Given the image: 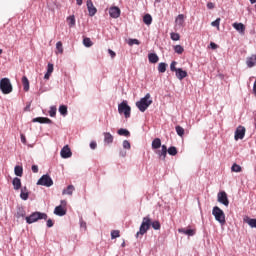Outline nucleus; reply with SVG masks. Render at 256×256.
<instances>
[{"mask_svg":"<svg viewBox=\"0 0 256 256\" xmlns=\"http://www.w3.org/2000/svg\"><path fill=\"white\" fill-rule=\"evenodd\" d=\"M152 103L153 100H151V94L147 93L144 98H141L140 101L136 102V107L141 113H145Z\"/></svg>","mask_w":256,"mask_h":256,"instance_id":"1","label":"nucleus"},{"mask_svg":"<svg viewBox=\"0 0 256 256\" xmlns=\"http://www.w3.org/2000/svg\"><path fill=\"white\" fill-rule=\"evenodd\" d=\"M149 229H151V217L146 216L142 220L139 231L136 233V237L139 238V235H145Z\"/></svg>","mask_w":256,"mask_h":256,"instance_id":"2","label":"nucleus"},{"mask_svg":"<svg viewBox=\"0 0 256 256\" xmlns=\"http://www.w3.org/2000/svg\"><path fill=\"white\" fill-rule=\"evenodd\" d=\"M0 90L4 95L13 93V85L11 84V80H9V78H2L0 80Z\"/></svg>","mask_w":256,"mask_h":256,"instance_id":"3","label":"nucleus"},{"mask_svg":"<svg viewBox=\"0 0 256 256\" xmlns=\"http://www.w3.org/2000/svg\"><path fill=\"white\" fill-rule=\"evenodd\" d=\"M212 215H214L216 221L221 225H225V212L219 208V206H215L212 210Z\"/></svg>","mask_w":256,"mask_h":256,"instance_id":"4","label":"nucleus"},{"mask_svg":"<svg viewBox=\"0 0 256 256\" xmlns=\"http://www.w3.org/2000/svg\"><path fill=\"white\" fill-rule=\"evenodd\" d=\"M39 219L47 220V214L41 212H34L30 216L26 217V222L31 225V223H35L39 221Z\"/></svg>","mask_w":256,"mask_h":256,"instance_id":"5","label":"nucleus"},{"mask_svg":"<svg viewBox=\"0 0 256 256\" xmlns=\"http://www.w3.org/2000/svg\"><path fill=\"white\" fill-rule=\"evenodd\" d=\"M118 113H120V115H124L126 119L131 117V106L127 105V101H123L118 105Z\"/></svg>","mask_w":256,"mask_h":256,"instance_id":"6","label":"nucleus"},{"mask_svg":"<svg viewBox=\"0 0 256 256\" xmlns=\"http://www.w3.org/2000/svg\"><path fill=\"white\" fill-rule=\"evenodd\" d=\"M37 185H42L43 187H52L53 179H51V176L45 174L38 180Z\"/></svg>","mask_w":256,"mask_h":256,"instance_id":"7","label":"nucleus"},{"mask_svg":"<svg viewBox=\"0 0 256 256\" xmlns=\"http://www.w3.org/2000/svg\"><path fill=\"white\" fill-rule=\"evenodd\" d=\"M245 127L244 126H238L236 131H235V136L234 139L235 141H239V139H244L245 138Z\"/></svg>","mask_w":256,"mask_h":256,"instance_id":"8","label":"nucleus"},{"mask_svg":"<svg viewBox=\"0 0 256 256\" xmlns=\"http://www.w3.org/2000/svg\"><path fill=\"white\" fill-rule=\"evenodd\" d=\"M218 202L225 205V207H229V198H227V193L225 191L218 193Z\"/></svg>","mask_w":256,"mask_h":256,"instance_id":"9","label":"nucleus"},{"mask_svg":"<svg viewBox=\"0 0 256 256\" xmlns=\"http://www.w3.org/2000/svg\"><path fill=\"white\" fill-rule=\"evenodd\" d=\"M109 15L112 19H119V17H121V9L117 6H113L109 9Z\"/></svg>","mask_w":256,"mask_h":256,"instance_id":"10","label":"nucleus"},{"mask_svg":"<svg viewBox=\"0 0 256 256\" xmlns=\"http://www.w3.org/2000/svg\"><path fill=\"white\" fill-rule=\"evenodd\" d=\"M60 155L62 159H69V157L73 155V153L71 152V148H69V145H66L62 148Z\"/></svg>","mask_w":256,"mask_h":256,"instance_id":"11","label":"nucleus"},{"mask_svg":"<svg viewBox=\"0 0 256 256\" xmlns=\"http://www.w3.org/2000/svg\"><path fill=\"white\" fill-rule=\"evenodd\" d=\"M87 9L89 12V16L95 17V15L97 13V8L93 5V1H91V0L87 1Z\"/></svg>","mask_w":256,"mask_h":256,"instance_id":"12","label":"nucleus"},{"mask_svg":"<svg viewBox=\"0 0 256 256\" xmlns=\"http://www.w3.org/2000/svg\"><path fill=\"white\" fill-rule=\"evenodd\" d=\"M156 153L159 156V159H162V161H165V159L167 158V146L162 145L161 150H158Z\"/></svg>","mask_w":256,"mask_h":256,"instance_id":"13","label":"nucleus"},{"mask_svg":"<svg viewBox=\"0 0 256 256\" xmlns=\"http://www.w3.org/2000/svg\"><path fill=\"white\" fill-rule=\"evenodd\" d=\"M54 213L55 215H58V217H63V215H67V210L63 206L59 205L54 209Z\"/></svg>","mask_w":256,"mask_h":256,"instance_id":"14","label":"nucleus"},{"mask_svg":"<svg viewBox=\"0 0 256 256\" xmlns=\"http://www.w3.org/2000/svg\"><path fill=\"white\" fill-rule=\"evenodd\" d=\"M33 123H46L48 125H51V123H53V121H51V119L49 118H45V117H37V118H34L32 120Z\"/></svg>","mask_w":256,"mask_h":256,"instance_id":"15","label":"nucleus"},{"mask_svg":"<svg viewBox=\"0 0 256 256\" xmlns=\"http://www.w3.org/2000/svg\"><path fill=\"white\" fill-rule=\"evenodd\" d=\"M176 77L177 79H179V81H183V79H185V77H187V71L182 70L181 68H178V70H176Z\"/></svg>","mask_w":256,"mask_h":256,"instance_id":"16","label":"nucleus"},{"mask_svg":"<svg viewBox=\"0 0 256 256\" xmlns=\"http://www.w3.org/2000/svg\"><path fill=\"white\" fill-rule=\"evenodd\" d=\"M246 65L250 68L256 66V54H253L251 57L247 58Z\"/></svg>","mask_w":256,"mask_h":256,"instance_id":"17","label":"nucleus"},{"mask_svg":"<svg viewBox=\"0 0 256 256\" xmlns=\"http://www.w3.org/2000/svg\"><path fill=\"white\" fill-rule=\"evenodd\" d=\"M180 233H183V235H188L189 237H193L195 235L196 231L195 229H185V228H180L178 229Z\"/></svg>","mask_w":256,"mask_h":256,"instance_id":"18","label":"nucleus"},{"mask_svg":"<svg viewBox=\"0 0 256 256\" xmlns=\"http://www.w3.org/2000/svg\"><path fill=\"white\" fill-rule=\"evenodd\" d=\"M176 25H179V27H183V24L185 23V15L179 14L175 20Z\"/></svg>","mask_w":256,"mask_h":256,"instance_id":"19","label":"nucleus"},{"mask_svg":"<svg viewBox=\"0 0 256 256\" xmlns=\"http://www.w3.org/2000/svg\"><path fill=\"white\" fill-rule=\"evenodd\" d=\"M12 185L15 191H19V189H21V179H19L18 177H15L12 181Z\"/></svg>","mask_w":256,"mask_h":256,"instance_id":"20","label":"nucleus"},{"mask_svg":"<svg viewBox=\"0 0 256 256\" xmlns=\"http://www.w3.org/2000/svg\"><path fill=\"white\" fill-rule=\"evenodd\" d=\"M232 26L236 31H239V33H245V25H243V23H234Z\"/></svg>","mask_w":256,"mask_h":256,"instance_id":"21","label":"nucleus"},{"mask_svg":"<svg viewBox=\"0 0 256 256\" xmlns=\"http://www.w3.org/2000/svg\"><path fill=\"white\" fill-rule=\"evenodd\" d=\"M73 191H75V186L69 185L66 189L62 191V195H73Z\"/></svg>","mask_w":256,"mask_h":256,"instance_id":"22","label":"nucleus"},{"mask_svg":"<svg viewBox=\"0 0 256 256\" xmlns=\"http://www.w3.org/2000/svg\"><path fill=\"white\" fill-rule=\"evenodd\" d=\"M26 213H25V209L23 207H18L15 217H17V219H21V217H25Z\"/></svg>","mask_w":256,"mask_h":256,"instance_id":"23","label":"nucleus"},{"mask_svg":"<svg viewBox=\"0 0 256 256\" xmlns=\"http://www.w3.org/2000/svg\"><path fill=\"white\" fill-rule=\"evenodd\" d=\"M22 85L25 92L29 91V79L27 76L22 77Z\"/></svg>","mask_w":256,"mask_h":256,"instance_id":"24","label":"nucleus"},{"mask_svg":"<svg viewBox=\"0 0 256 256\" xmlns=\"http://www.w3.org/2000/svg\"><path fill=\"white\" fill-rule=\"evenodd\" d=\"M104 142H106L108 145L113 143V135L109 132L104 133Z\"/></svg>","mask_w":256,"mask_h":256,"instance_id":"25","label":"nucleus"},{"mask_svg":"<svg viewBox=\"0 0 256 256\" xmlns=\"http://www.w3.org/2000/svg\"><path fill=\"white\" fill-rule=\"evenodd\" d=\"M143 23H145V25H151V23H153V17H151V14L144 15Z\"/></svg>","mask_w":256,"mask_h":256,"instance_id":"26","label":"nucleus"},{"mask_svg":"<svg viewBox=\"0 0 256 256\" xmlns=\"http://www.w3.org/2000/svg\"><path fill=\"white\" fill-rule=\"evenodd\" d=\"M148 59L150 63H158L159 62V56L155 53H151L148 55Z\"/></svg>","mask_w":256,"mask_h":256,"instance_id":"27","label":"nucleus"},{"mask_svg":"<svg viewBox=\"0 0 256 256\" xmlns=\"http://www.w3.org/2000/svg\"><path fill=\"white\" fill-rule=\"evenodd\" d=\"M161 139L160 138H155L153 141H152V149H159L161 148Z\"/></svg>","mask_w":256,"mask_h":256,"instance_id":"28","label":"nucleus"},{"mask_svg":"<svg viewBox=\"0 0 256 256\" xmlns=\"http://www.w3.org/2000/svg\"><path fill=\"white\" fill-rule=\"evenodd\" d=\"M244 221H245V223H247L250 227L256 229V219L247 217V218L244 219Z\"/></svg>","mask_w":256,"mask_h":256,"instance_id":"29","label":"nucleus"},{"mask_svg":"<svg viewBox=\"0 0 256 256\" xmlns=\"http://www.w3.org/2000/svg\"><path fill=\"white\" fill-rule=\"evenodd\" d=\"M14 173L17 177H23V166H15Z\"/></svg>","mask_w":256,"mask_h":256,"instance_id":"30","label":"nucleus"},{"mask_svg":"<svg viewBox=\"0 0 256 256\" xmlns=\"http://www.w3.org/2000/svg\"><path fill=\"white\" fill-rule=\"evenodd\" d=\"M20 197L23 201H27V199H29V192H27V188L21 190Z\"/></svg>","mask_w":256,"mask_h":256,"instance_id":"31","label":"nucleus"},{"mask_svg":"<svg viewBox=\"0 0 256 256\" xmlns=\"http://www.w3.org/2000/svg\"><path fill=\"white\" fill-rule=\"evenodd\" d=\"M118 135H121L123 137H129L131 135V132L129 130L121 128L118 130Z\"/></svg>","mask_w":256,"mask_h":256,"instance_id":"32","label":"nucleus"},{"mask_svg":"<svg viewBox=\"0 0 256 256\" xmlns=\"http://www.w3.org/2000/svg\"><path fill=\"white\" fill-rule=\"evenodd\" d=\"M67 23L69 25V27H75V15H71L67 18Z\"/></svg>","mask_w":256,"mask_h":256,"instance_id":"33","label":"nucleus"},{"mask_svg":"<svg viewBox=\"0 0 256 256\" xmlns=\"http://www.w3.org/2000/svg\"><path fill=\"white\" fill-rule=\"evenodd\" d=\"M174 51L178 55H183V52L185 51V48H183V46H181V45H176V46H174Z\"/></svg>","mask_w":256,"mask_h":256,"instance_id":"34","label":"nucleus"},{"mask_svg":"<svg viewBox=\"0 0 256 256\" xmlns=\"http://www.w3.org/2000/svg\"><path fill=\"white\" fill-rule=\"evenodd\" d=\"M150 227L155 229V231H159V229H161V223L157 220L153 221V222H151Z\"/></svg>","mask_w":256,"mask_h":256,"instance_id":"35","label":"nucleus"},{"mask_svg":"<svg viewBox=\"0 0 256 256\" xmlns=\"http://www.w3.org/2000/svg\"><path fill=\"white\" fill-rule=\"evenodd\" d=\"M83 45L84 47H93V41H91V38L85 37L83 39Z\"/></svg>","mask_w":256,"mask_h":256,"instance_id":"36","label":"nucleus"},{"mask_svg":"<svg viewBox=\"0 0 256 256\" xmlns=\"http://www.w3.org/2000/svg\"><path fill=\"white\" fill-rule=\"evenodd\" d=\"M158 71H159V73H165V71H167V64L164 62H161L158 65Z\"/></svg>","mask_w":256,"mask_h":256,"instance_id":"37","label":"nucleus"},{"mask_svg":"<svg viewBox=\"0 0 256 256\" xmlns=\"http://www.w3.org/2000/svg\"><path fill=\"white\" fill-rule=\"evenodd\" d=\"M167 153L172 155V157H175V155H177V153H178L177 147L171 146L170 148L167 149Z\"/></svg>","mask_w":256,"mask_h":256,"instance_id":"38","label":"nucleus"},{"mask_svg":"<svg viewBox=\"0 0 256 256\" xmlns=\"http://www.w3.org/2000/svg\"><path fill=\"white\" fill-rule=\"evenodd\" d=\"M176 133L177 135H179V137H183V135H185V129L181 126H176Z\"/></svg>","mask_w":256,"mask_h":256,"instance_id":"39","label":"nucleus"},{"mask_svg":"<svg viewBox=\"0 0 256 256\" xmlns=\"http://www.w3.org/2000/svg\"><path fill=\"white\" fill-rule=\"evenodd\" d=\"M242 170L243 169L239 164H233L231 167V171H233L234 173H241Z\"/></svg>","mask_w":256,"mask_h":256,"instance_id":"40","label":"nucleus"},{"mask_svg":"<svg viewBox=\"0 0 256 256\" xmlns=\"http://www.w3.org/2000/svg\"><path fill=\"white\" fill-rule=\"evenodd\" d=\"M59 113H60V115H63L65 117V115H67V106L66 105H61L59 107Z\"/></svg>","mask_w":256,"mask_h":256,"instance_id":"41","label":"nucleus"},{"mask_svg":"<svg viewBox=\"0 0 256 256\" xmlns=\"http://www.w3.org/2000/svg\"><path fill=\"white\" fill-rule=\"evenodd\" d=\"M56 49H57L58 53L63 54V42L62 41H58L56 43Z\"/></svg>","mask_w":256,"mask_h":256,"instance_id":"42","label":"nucleus"},{"mask_svg":"<svg viewBox=\"0 0 256 256\" xmlns=\"http://www.w3.org/2000/svg\"><path fill=\"white\" fill-rule=\"evenodd\" d=\"M170 37H171L172 41H179V39H181V36L179 35V33H175V32H172L170 34Z\"/></svg>","mask_w":256,"mask_h":256,"instance_id":"43","label":"nucleus"},{"mask_svg":"<svg viewBox=\"0 0 256 256\" xmlns=\"http://www.w3.org/2000/svg\"><path fill=\"white\" fill-rule=\"evenodd\" d=\"M176 65V61H172V63L170 64V71H172L173 73H176L179 70V68H177Z\"/></svg>","mask_w":256,"mask_h":256,"instance_id":"44","label":"nucleus"},{"mask_svg":"<svg viewBox=\"0 0 256 256\" xmlns=\"http://www.w3.org/2000/svg\"><path fill=\"white\" fill-rule=\"evenodd\" d=\"M212 27H217L219 29V25H221V18H217L215 21L211 23Z\"/></svg>","mask_w":256,"mask_h":256,"instance_id":"45","label":"nucleus"},{"mask_svg":"<svg viewBox=\"0 0 256 256\" xmlns=\"http://www.w3.org/2000/svg\"><path fill=\"white\" fill-rule=\"evenodd\" d=\"M117 237H120V232L119 230H113L111 232V239H117Z\"/></svg>","mask_w":256,"mask_h":256,"instance_id":"46","label":"nucleus"},{"mask_svg":"<svg viewBox=\"0 0 256 256\" xmlns=\"http://www.w3.org/2000/svg\"><path fill=\"white\" fill-rule=\"evenodd\" d=\"M49 115H50V117H55V115H57V108L52 106L50 108Z\"/></svg>","mask_w":256,"mask_h":256,"instance_id":"47","label":"nucleus"},{"mask_svg":"<svg viewBox=\"0 0 256 256\" xmlns=\"http://www.w3.org/2000/svg\"><path fill=\"white\" fill-rule=\"evenodd\" d=\"M123 148L124 149H131V143L128 140L123 141Z\"/></svg>","mask_w":256,"mask_h":256,"instance_id":"48","label":"nucleus"},{"mask_svg":"<svg viewBox=\"0 0 256 256\" xmlns=\"http://www.w3.org/2000/svg\"><path fill=\"white\" fill-rule=\"evenodd\" d=\"M54 70V66L52 63H48V67H47V73H53Z\"/></svg>","mask_w":256,"mask_h":256,"instance_id":"49","label":"nucleus"},{"mask_svg":"<svg viewBox=\"0 0 256 256\" xmlns=\"http://www.w3.org/2000/svg\"><path fill=\"white\" fill-rule=\"evenodd\" d=\"M108 53H109V55H110V57L112 58V59H115V57H116V53H115V51H113V50H111V49H108Z\"/></svg>","mask_w":256,"mask_h":256,"instance_id":"50","label":"nucleus"},{"mask_svg":"<svg viewBox=\"0 0 256 256\" xmlns=\"http://www.w3.org/2000/svg\"><path fill=\"white\" fill-rule=\"evenodd\" d=\"M129 45H139V40H137V39H131V40L129 41Z\"/></svg>","mask_w":256,"mask_h":256,"instance_id":"51","label":"nucleus"},{"mask_svg":"<svg viewBox=\"0 0 256 256\" xmlns=\"http://www.w3.org/2000/svg\"><path fill=\"white\" fill-rule=\"evenodd\" d=\"M32 171L34 173H39V166L38 165H32Z\"/></svg>","mask_w":256,"mask_h":256,"instance_id":"52","label":"nucleus"},{"mask_svg":"<svg viewBox=\"0 0 256 256\" xmlns=\"http://www.w3.org/2000/svg\"><path fill=\"white\" fill-rule=\"evenodd\" d=\"M207 8L208 9H215V4L213 2H208L207 3Z\"/></svg>","mask_w":256,"mask_h":256,"instance_id":"53","label":"nucleus"},{"mask_svg":"<svg viewBox=\"0 0 256 256\" xmlns=\"http://www.w3.org/2000/svg\"><path fill=\"white\" fill-rule=\"evenodd\" d=\"M90 148L97 149V142H91L90 143Z\"/></svg>","mask_w":256,"mask_h":256,"instance_id":"54","label":"nucleus"},{"mask_svg":"<svg viewBox=\"0 0 256 256\" xmlns=\"http://www.w3.org/2000/svg\"><path fill=\"white\" fill-rule=\"evenodd\" d=\"M47 227H53V220L51 219L47 220Z\"/></svg>","mask_w":256,"mask_h":256,"instance_id":"55","label":"nucleus"},{"mask_svg":"<svg viewBox=\"0 0 256 256\" xmlns=\"http://www.w3.org/2000/svg\"><path fill=\"white\" fill-rule=\"evenodd\" d=\"M21 142L22 143H27V138H25V135L21 134Z\"/></svg>","mask_w":256,"mask_h":256,"instance_id":"56","label":"nucleus"},{"mask_svg":"<svg viewBox=\"0 0 256 256\" xmlns=\"http://www.w3.org/2000/svg\"><path fill=\"white\" fill-rule=\"evenodd\" d=\"M210 47H211V49H217V44H215V42H211L210 43Z\"/></svg>","mask_w":256,"mask_h":256,"instance_id":"57","label":"nucleus"},{"mask_svg":"<svg viewBox=\"0 0 256 256\" xmlns=\"http://www.w3.org/2000/svg\"><path fill=\"white\" fill-rule=\"evenodd\" d=\"M61 206L65 208L67 206V201L61 200Z\"/></svg>","mask_w":256,"mask_h":256,"instance_id":"58","label":"nucleus"},{"mask_svg":"<svg viewBox=\"0 0 256 256\" xmlns=\"http://www.w3.org/2000/svg\"><path fill=\"white\" fill-rule=\"evenodd\" d=\"M49 77H51V73L46 72V74L44 75V79H49Z\"/></svg>","mask_w":256,"mask_h":256,"instance_id":"59","label":"nucleus"},{"mask_svg":"<svg viewBox=\"0 0 256 256\" xmlns=\"http://www.w3.org/2000/svg\"><path fill=\"white\" fill-rule=\"evenodd\" d=\"M77 5H83V0H76Z\"/></svg>","mask_w":256,"mask_h":256,"instance_id":"60","label":"nucleus"},{"mask_svg":"<svg viewBox=\"0 0 256 256\" xmlns=\"http://www.w3.org/2000/svg\"><path fill=\"white\" fill-rule=\"evenodd\" d=\"M250 3L254 5V3H256V0H250Z\"/></svg>","mask_w":256,"mask_h":256,"instance_id":"61","label":"nucleus"},{"mask_svg":"<svg viewBox=\"0 0 256 256\" xmlns=\"http://www.w3.org/2000/svg\"><path fill=\"white\" fill-rule=\"evenodd\" d=\"M2 53H3V49H0V55H2Z\"/></svg>","mask_w":256,"mask_h":256,"instance_id":"62","label":"nucleus"},{"mask_svg":"<svg viewBox=\"0 0 256 256\" xmlns=\"http://www.w3.org/2000/svg\"><path fill=\"white\" fill-rule=\"evenodd\" d=\"M122 247H125V242L122 243Z\"/></svg>","mask_w":256,"mask_h":256,"instance_id":"63","label":"nucleus"},{"mask_svg":"<svg viewBox=\"0 0 256 256\" xmlns=\"http://www.w3.org/2000/svg\"><path fill=\"white\" fill-rule=\"evenodd\" d=\"M122 157H125V153H124V154H122Z\"/></svg>","mask_w":256,"mask_h":256,"instance_id":"64","label":"nucleus"}]
</instances>
